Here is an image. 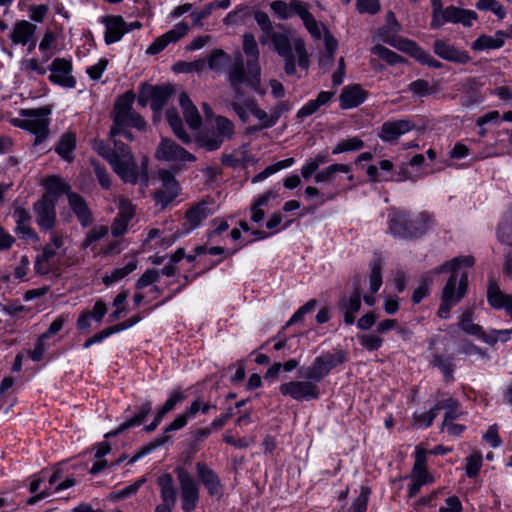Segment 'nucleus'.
I'll return each instance as SVG.
<instances>
[{"label":"nucleus","instance_id":"f257e3e1","mask_svg":"<svg viewBox=\"0 0 512 512\" xmlns=\"http://www.w3.org/2000/svg\"><path fill=\"white\" fill-rule=\"evenodd\" d=\"M475 259L471 255L459 256L447 261L435 269V273L451 272L449 279L443 287L441 294V304L437 315L440 318L447 319L452 307L457 305L466 295L468 288V273L459 272L462 268H470L474 265Z\"/></svg>","mask_w":512,"mask_h":512},{"label":"nucleus","instance_id":"f03ea898","mask_svg":"<svg viewBox=\"0 0 512 512\" xmlns=\"http://www.w3.org/2000/svg\"><path fill=\"white\" fill-rule=\"evenodd\" d=\"M94 148L109 162L114 172L124 182L130 184L140 182L144 186L148 185V157L144 156L140 167H138L130 148L124 143L115 142L114 150H111L103 142L96 143Z\"/></svg>","mask_w":512,"mask_h":512},{"label":"nucleus","instance_id":"7ed1b4c3","mask_svg":"<svg viewBox=\"0 0 512 512\" xmlns=\"http://www.w3.org/2000/svg\"><path fill=\"white\" fill-rule=\"evenodd\" d=\"M280 29L274 30L270 35H261V44L271 43L273 50L283 59L287 75L296 74V60L301 69L307 70L310 61L304 41L301 38H292L290 31L284 26Z\"/></svg>","mask_w":512,"mask_h":512},{"label":"nucleus","instance_id":"20e7f679","mask_svg":"<svg viewBox=\"0 0 512 512\" xmlns=\"http://www.w3.org/2000/svg\"><path fill=\"white\" fill-rule=\"evenodd\" d=\"M434 224L427 213L411 216L405 211L393 210L389 214V231L400 238L413 239L424 235Z\"/></svg>","mask_w":512,"mask_h":512},{"label":"nucleus","instance_id":"39448f33","mask_svg":"<svg viewBox=\"0 0 512 512\" xmlns=\"http://www.w3.org/2000/svg\"><path fill=\"white\" fill-rule=\"evenodd\" d=\"M50 113L51 109L48 106L38 109H21L20 117L11 119V124L34 134L35 144H38L48 136Z\"/></svg>","mask_w":512,"mask_h":512},{"label":"nucleus","instance_id":"423d86ee","mask_svg":"<svg viewBox=\"0 0 512 512\" xmlns=\"http://www.w3.org/2000/svg\"><path fill=\"white\" fill-rule=\"evenodd\" d=\"M133 102L134 95L130 92L118 98L114 107V127L110 131L112 136L120 134V128L122 127L131 126L138 130H143L146 127L143 118L132 110Z\"/></svg>","mask_w":512,"mask_h":512},{"label":"nucleus","instance_id":"0eeeda50","mask_svg":"<svg viewBox=\"0 0 512 512\" xmlns=\"http://www.w3.org/2000/svg\"><path fill=\"white\" fill-rule=\"evenodd\" d=\"M175 473L180 488L181 509L184 512H193L200 499L199 484L183 467H176Z\"/></svg>","mask_w":512,"mask_h":512},{"label":"nucleus","instance_id":"6e6552de","mask_svg":"<svg viewBox=\"0 0 512 512\" xmlns=\"http://www.w3.org/2000/svg\"><path fill=\"white\" fill-rule=\"evenodd\" d=\"M477 18L478 15L475 11L451 5L444 8L436 19L431 20V27L437 29L445 23L462 24L465 27H470Z\"/></svg>","mask_w":512,"mask_h":512},{"label":"nucleus","instance_id":"1a4fd4ad","mask_svg":"<svg viewBox=\"0 0 512 512\" xmlns=\"http://www.w3.org/2000/svg\"><path fill=\"white\" fill-rule=\"evenodd\" d=\"M155 158L166 162H194L196 157L169 138H162L155 150Z\"/></svg>","mask_w":512,"mask_h":512},{"label":"nucleus","instance_id":"9d476101","mask_svg":"<svg viewBox=\"0 0 512 512\" xmlns=\"http://www.w3.org/2000/svg\"><path fill=\"white\" fill-rule=\"evenodd\" d=\"M55 199L49 196L43 198L33 205L36 223L42 231H54L57 222Z\"/></svg>","mask_w":512,"mask_h":512},{"label":"nucleus","instance_id":"9b49d317","mask_svg":"<svg viewBox=\"0 0 512 512\" xmlns=\"http://www.w3.org/2000/svg\"><path fill=\"white\" fill-rule=\"evenodd\" d=\"M227 78L237 98H242L244 95L241 89L243 84H247L256 89L260 83V77L256 80L252 77L248 69L247 72L245 71L240 55H238L234 66L228 71Z\"/></svg>","mask_w":512,"mask_h":512},{"label":"nucleus","instance_id":"f8f14e48","mask_svg":"<svg viewBox=\"0 0 512 512\" xmlns=\"http://www.w3.org/2000/svg\"><path fill=\"white\" fill-rule=\"evenodd\" d=\"M280 392L296 401H309L319 397V388L311 381H290L280 386Z\"/></svg>","mask_w":512,"mask_h":512},{"label":"nucleus","instance_id":"ddd939ff","mask_svg":"<svg viewBox=\"0 0 512 512\" xmlns=\"http://www.w3.org/2000/svg\"><path fill=\"white\" fill-rule=\"evenodd\" d=\"M245 106L249 110L250 114L255 117L260 124V128H271L273 127L281 115L285 113L288 108L285 104H279L273 107L270 112L265 111L253 99L245 100Z\"/></svg>","mask_w":512,"mask_h":512},{"label":"nucleus","instance_id":"4468645a","mask_svg":"<svg viewBox=\"0 0 512 512\" xmlns=\"http://www.w3.org/2000/svg\"><path fill=\"white\" fill-rule=\"evenodd\" d=\"M51 72L49 80L64 88H74L76 79L72 75V63L64 58H56L49 66Z\"/></svg>","mask_w":512,"mask_h":512},{"label":"nucleus","instance_id":"2eb2a0df","mask_svg":"<svg viewBox=\"0 0 512 512\" xmlns=\"http://www.w3.org/2000/svg\"><path fill=\"white\" fill-rule=\"evenodd\" d=\"M161 188L155 192L154 198L158 204L165 208L179 194L180 187L175 177L167 170L159 171Z\"/></svg>","mask_w":512,"mask_h":512},{"label":"nucleus","instance_id":"dca6fc26","mask_svg":"<svg viewBox=\"0 0 512 512\" xmlns=\"http://www.w3.org/2000/svg\"><path fill=\"white\" fill-rule=\"evenodd\" d=\"M188 31L189 26L185 22L177 23L171 30L155 39V41L147 48L146 53L150 55L158 54L164 50L168 44L175 43L184 37Z\"/></svg>","mask_w":512,"mask_h":512},{"label":"nucleus","instance_id":"f3484780","mask_svg":"<svg viewBox=\"0 0 512 512\" xmlns=\"http://www.w3.org/2000/svg\"><path fill=\"white\" fill-rule=\"evenodd\" d=\"M414 128L415 124L409 119L387 121L382 124L378 136L384 142H393Z\"/></svg>","mask_w":512,"mask_h":512},{"label":"nucleus","instance_id":"a211bd4d","mask_svg":"<svg viewBox=\"0 0 512 512\" xmlns=\"http://www.w3.org/2000/svg\"><path fill=\"white\" fill-rule=\"evenodd\" d=\"M118 209V215L111 226V233L115 237H119L127 231L128 224L135 215L134 206L127 198H119Z\"/></svg>","mask_w":512,"mask_h":512},{"label":"nucleus","instance_id":"6ab92c4d","mask_svg":"<svg viewBox=\"0 0 512 512\" xmlns=\"http://www.w3.org/2000/svg\"><path fill=\"white\" fill-rule=\"evenodd\" d=\"M187 421H188V414H179L166 428H165V431H164V434L161 435V436H158L157 438H155L153 440L152 443H150L149 445L143 447L138 453H136L130 460V463H134L135 461H137L139 458H141L143 455L151 452L153 449L163 445L164 443H166L168 440H169V436L167 435V433L171 432V431H176V430H179L181 428H183L186 424H187Z\"/></svg>","mask_w":512,"mask_h":512},{"label":"nucleus","instance_id":"aec40b11","mask_svg":"<svg viewBox=\"0 0 512 512\" xmlns=\"http://www.w3.org/2000/svg\"><path fill=\"white\" fill-rule=\"evenodd\" d=\"M433 49L437 56L450 62L466 64L471 60L466 51L444 40H436Z\"/></svg>","mask_w":512,"mask_h":512},{"label":"nucleus","instance_id":"412c9836","mask_svg":"<svg viewBox=\"0 0 512 512\" xmlns=\"http://www.w3.org/2000/svg\"><path fill=\"white\" fill-rule=\"evenodd\" d=\"M102 23L106 29L104 40L108 45L120 41L121 38L127 33V23L124 21L122 16H105L102 19Z\"/></svg>","mask_w":512,"mask_h":512},{"label":"nucleus","instance_id":"4be33fe9","mask_svg":"<svg viewBox=\"0 0 512 512\" xmlns=\"http://www.w3.org/2000/svg\"><path fill=\"white\" fill-rule=\"evenodd\" d=\"M172 93V86L150 87L141 93L138 102L142 106H145L146 98H149L151 100V108L154 111H160Z\"/></svg>","mask_w":512,"mask_h":512},{"label":"nucleus","instance_id":"5701e85b","mask_svg":"<svg viewBox=\"0 0 512 512\" xmlns=\"http://www.w3.org/2000/svg\"><path fill=\"white\" fill-rule=\"evenodd\" d=\"M397 49L404 51L415 58L418 62L433 68H440L442 65L435 60L428 52L418 47L414 42L406 39H400L393 43Z\"/></svg>","mask_w":512,"mask_h":512},{"label":"nucleus","instance_id":"b1692460","mask_svg":"<svg viewBox=\"0 0 512 512\" xmlns=\"http://www.w3.org/2000/svg\"><path fill=\"white\" fill-rule=\"evenodd\" d=\"M196 470L199 479L207 489L208 493L220 498L223 494V486L218 475L204 463H196Z\"/></svg>","mask_w":512,"mask_h":512},{"label":"nucleus","instance_id":"393cba45","mask_svg":"<svg viewBox=\"0 0 512 512\" xmlns=\"http://www.w3.org/2000/svg\"><path fill=\"white\" fill-rule=\"evenodd\" d=\"M243 50L247 56L246 67L252 77L257 80L261 76V68L258 63L259 49L252 34L243 36Z\"/></svg>","mask_w":512,"mask_h":512},{"label":"nucleus","instance_id":"a878e982","mask_svg":"<svg viewBox=\"0 0 512 512\" xmlns=\"http://www.w3.org/2000/svg\"><path fill=\"white\" fill-rule=\"evenodd\" d=\"M243 50L247 56L246 67L252 77L257 80L261 76V68L258 63L259 49L252 34L243 36Z\"/></svg>","mask_w":512,"mask_h":512},{"label":"nucleus","instance_id":"bb28decb","mask_svg":"<svg viewBox=\"0 0 512 512\" xmlns=\"http://www.w3.org/2000/svg\"><path fill=\"white\" fill-rule=\"evenodd\" d=\"M308 7L307 3L300 0H291L290 2L275 0L270 3L271 10L280 19H288L293 15L301 17Z\"/></svg>","mask_w":512,"mask_h":512},{"label":"nucleus","instance_id":"cd10ccee","mask_svg":"<svg viewBox=\"0 0 512 512\" xmlns=\"http://www.w3.org/2000/svg\"><path fill=\"white\" fill-rule=\"evenodd\" d=\"M338 307L344 314V322L348 325L353 324L355 315L361 308V293L359 287L355 286L349 298L343 296L339 300Z\"/></svg>","mask_w":512,"mask_h":512},{"label":"nucleus","instance_id":"c85d7f7f","mask_svg":"<svg viewBox=\"0 0 512 512\" xmlns=\"http://www.w3.org/2000/svg\"><path fill=\"white\" fill-rule=\"evenodd\" d=\"M213 212V203L211 201L202 200L195 204L187 210L185 215L189 228H197L205 219L212 215Z\"/></svg>","mask_w":512,"mask_h":512},{"label":"nucleus","instance_id":"c756f323","mask_svg":"<svg viewBox=\"0 0 512 512\" xmlns=\"http://www.w3.org/2000/svg\"><path fill=\"white\" fill-rule=\"evenodd\" d=\"M338 173L349 174V181H353L354 179L349 164L334 163L316 172L314 174V181L315 183L332 184Z\"/></svg>","mask_w":512,"mask_h":512},{"label":"nucleus","instance_id":"7c9ffc66","mask_svg":"<svg viewBox=\"0 0 512 512\" xmlns=\"http://www.w3.org/2000/svg\"><path fill=\"white\" fill-rule=\"evenodd\" d=\"M36 25L26 20H21L15 23L10 32L9 38L14 45H27L34 38L36 32Z\"/></svg>","mask_w":512,"mask_h":512},{"label":"nucleus","instance_id":"2f4dec72","mask_svg":"<svg viewBox=\"0 0 512 512\" xmlns=\"http://www.w3.org/2000/svg\"><path fill=\"white\" fill-rule=\"evenodd\" d=\"M426 455L427 452L421 447L417 446L415 449V463L411 472V479L422 483L423 485L430 484L434 481V477L426 469Z\"/></svg>","mask_w":512,"mask_h":512},{"label":"nucleus","instance_id":"473e14b6","mask_svg":"<svg viewBox=\"0 0 512 512\" xmlns=\"http://www.w3.org/2000/svg\"><path fill=\"white\" fill-rule=\"evenodd\" d=\"M68 203L82 226L86 227L93 222L92 213L83 197L76 193H68Z\"/></svg>","mask_w":512,"mask_h":512},{"label":"nucleus","instance_id":"72a5a7b5","mask_svg":"<svg viewBox=\"0 0 512 512\" xmlns=\"http://www.w3.org/2000/svg\"><path fill=\"white\" fill-rule=\"evenodd\" d=\"M13 217L16 222L15 232L17 234L23 237L34 239L36 241L39 240L38 235L31 227V216L26 209L22 207L15 208L13 212Z\"/></svg>","mask_w":512,"mask_h":512},{"label":"nucleus","instance_id":"f704fd0d","mask_svg":"<svg viewBox=\"0 0 512 512\" xmlns=\"http://www.w3.org/2000/svg\"><path fill=\"white\" fill-rule=\"evenodd\" d=\"M365 99L366 92L355 84L344 87L339 100L342 109H351L363 103Z\"/></svg>","mask_w":512,"mask_h":512},{"label":"nucleus","instance_id":"c9c22d12","mask_svg":"<svg viewBox=\"0 0 512 512\" xmlns=\"http://www.w3.org/2000/svg\"><path fill=\"white\" fill-rule=\"evenodd\" d=\"M157 484L160 489V496L162 505L175 506L177 499V490L174 480L169 473L160 475L157 479Z\"/></svg>","mask_w":512,"mask_h":512},{"label":"nucleus","instance_id":"e433bc0d","mask_svg":"<svg viewBox=\"0 0 512 512\" xmlns=\"http://www.w3.org/2000/svg\"><path fill=\"white\" fill-rule=\"evenodd\" d=\"M455 406V400L453 398H447L438 401L428 412L414 414V424L418 427H429L441 408H451Z\"/></svg>","mask_w":512,"mask_h":512},{"label":"nucleus","instance_id":"4c0bfd02","mask_svg":"<svg viewBox=\"0 0 512 512\" xmlns=\"http://www.w3.org/2000/svg\"><path fill=\"white\" fill-rule=\"evenodd\" d=\"M106 312L107 306L105 302L101 299L97 300L91 312L85 310L79 315L77 328L79 330H88L90 328V319L93 318L97 322H101Z\"/></svg>","mask_w":512,"mask_h":512},{"label":"nucleus","instance_id":"58836bf2","mask_svg":"<svg viewBox=\"0 0 512 512\" xmlns=\"http://www.w3.org/2000/svg\"><path fill=\"white\" fill-rule=\"evenodd\" d=\"M179 105L183 111L184 118L187 122V124L192 129H197L201 125V117L197 110V108L194 106L190 98L186 93H181L179 96Z\"/></svg>","mask_w":512,"mask_h":512},{"label":"nucleus","instance_id":"ea45409f","mask_svg":"<svg viewBox=\"0 0 512 512\" xmlns=\"http://www.w3.org/2000/svg\"><path fill=\"white\" fill-rule=\"evenodd\" d=\"M504 38L505 33L503 31H497L494 36L482 34L473 42L471 48L477 52L498 49L504 45Z\"/></svg>","mask_w":512,"mask_h":512},{"label":"nucleus","instance_id":"a19ab883","mask_svg":"<svg viewBox=\"0 0 512 512\" xmlns=\"http://www.w3.org/2000/svg\"><path fill=\"white\" fill-rule=\"evenodd\" d=\"M333 95L334 93L328 91L320 92L315 100L309 101L297 112V118L304 119L314 114L321 106L327 104Z\"/></svg>","mask_w":512,"mask_h":512},{"label":"nucleus","instance_id":"79ce46f5","mask_svg":"<svg viewBox=\"0 0 512 512\" xmlns=\"http://www.w3.org/2000/svg\"><path fill=\"white\" fill-rule=\"evenodd\" d=\"M76 147V136L71 132L63 134L55 148L56 152L66 161L73 159V151Z\"/></svg>","mask_w":512,"mask_h":512},{"label":"nucleus","instance_id":"37998d69","mask_svg":"<svg viewBox=\"0 0 512 512\" xmlns=\"http://www.w3.org/2000/svg\"><path fill=\"white\" fill-rule=\"evenodd\" d=\"M511 299L512 296L503 293L496 283H490L487 290V300L493 308L503 309Z\"/></svg>","mask_w":512,"mask_h":512},{"label":"nucleus","instance_id":"c03bdc74","mask_svg":"<svg viewBox=\"0 0 512 512\" xmlns=\"http://www.w3.org/2000/svg\"><path fill=\"white\" fill-rule=\"evenodd\" d=\"M458 325L459 328L467 334L475 335L480 338L483 334L482 327L473 323V309L471 308H467L462 312Z\"/></svg>","mask_w":512,"mask_h":512},{"label":"nucleus","instance_id":"a18cd8bd","mask_svg":"<svg viewBox=\"0 0 512 512\" xmlns=\"http://www.w3.org/2000/svg\"><path fill=\"white\" fill-rule=\"evenodd\" d=\"M278 196V194L273 191L269 190L265 192L263 195H261L255 203L251 206V219L252 221L258 223L264 219L265 212L261 209L263 206H267L268 202L271 199H274Z\"/></svg>","mask_w":512,"mask_h":512},{"label":"nucleus","instance_id":"49530a36","mask_svg":"<svg viewBox=\"0 0 512 512\" xmlns=\"http://www.w3.org/2000/svg\"><path fill=\"white\" fill-rule=\"evenodd\" d=\"M215 129V133L222 141H227L232 139L235 133V127L231 120L224 116H217L213 125Z\"/></svg>","mask_w":512,"mask_h":512},{"label":"nucleus","instance_id":"de8ad7c7","mask_svg":"<svg viewBox=\"0 0 512 512\" xmlns=\"http://www.w3.org/2000/svg\"><path fill=\"white\" fill-rule=\"evenodd\" d=\"M64 234L60 231L50 233V241L42 249V257L52 259L64 245Z\"/></svg>","mask_w":512,"mask_h":512},{"label":"nucleus","instance_id":"09e8293b","mask_svg":"<svg viewBox=\"0 0 512 512\" xmlns=\"http://www.w3.org/2000/svg\"><path fill=\"white\" fill-rule=\"evenodd\" d=\"M382 261L379 257H375L370 263V291L372 294L378 292L382 285Z\"/></svg>","mask_w":512,"mask_h":512},{"label":"nucleus","instance_id":"8fccbe9b","mask_svg":"<svg viewBox=\"0 0 512 512\" xmlns=\"http://www.w3.org/2000/svg\"><path fill=\"white\" fill-rule=\"evenodd\" d=\"M329 161L327 154L319 153L314 158L309 159L301 168V175L308 180L318 172V168Z\"/></svg>","mask_w":512,"mask_h":512},{"label":"nucleus","instance_id":"3c124183","mask_svg":"<svg viewBox=\"0 0 512 512\" xmlns=\"http://www.w3.org/2000/svg\"><path fill=\"white\" fill-rule=\"evenodd\" d=\"M168 123L174 134L184 143H190L191 137L184 131L182 121L175 110H168L166 113Z\"/></svg>","mask_w":512,"mask_h":512},{"label":"nucleus","instance_id":"603ef678","mask_svg":"<svg viewBox=\"0 0 512 512\" xmlns=\"http://www.w3.org/2000/svg\"><path fill=\"white\" fill-rule=\"evenodd\" d=\"M498 238L501 242L512 245V205L505 213L498 228Z\"/></svg>","mask_w":512,"mask_h":512},{"label":"nucleus","instance_id":"864d4df0","mask_svg":"<svg viewBox=\"0 0 512 512\" xmlns=\"http://www.w3.org/2000/svg\"><path fill=\"white\" fill-rule=\"evenodd\" d=\"M45 188H46V194L44 196H49L50 198L54 199L57 195L61 193H69V187L68 185L59 177L52 176L45 180Z\"/></svg>","mask_w":512,"mask_h":512},{"label":"nucleus","instance_id":"5fc2aeb1","mask_svg":"<svg viewBox=\"0 0 512 512\" xmlns=\"http://www.w3.org/2000/svg\"><path fill=\"white\" fill-rule=\"evenodd\" d=\"M228 54L222 49H214L207 58L208 67L215 72H222L229 62Z\"/></svg>","mask_w":512,"mask_h":512},{"label":"nucleus","instance_id":"6e6d98bb","mask_svg":"<svg viewBox=\"0 0 512 512\" xmlns=\"http://www.w3.org/2000/svg\"><path fill=\"white\" fill-rule=\"evenodd\" d=\"M330 369L319 356L315 359L313 364L307 369L306 377L308 380L321 381L326 375H328Z\"/></svg>","mask_w":512,"mask_h":512},{"label":"nucleus","instance_id":"4d7b16f0","mask_svg":"<svg viewBox=\"0 0 512 512\" xmlns=\"http://www.w3.org/2000/svg\"><path fill=\"white\" fill-rule=\"evenodd\" d=\"M137 268V261L132 260L128 262L124 267L117 268L111 272L110 275H106L103 277V282L105 285H111L112 283H115L131 272H133Z\"/></svg>","mask_w":512,"mask_h":512},{"label":"nucleus","instance_id":"13d9d810","mask_svg":"<svg viewBox=\"0 0 512 512\" xmlns=\"http://www.w3.org/2000/svg\"><path fill=\"white\" fill-rule=\"evenodd\" d=\"M197 142L201 148L207 151L217 150L224 143L215 132H206L199 135Z\"/></svg>","mask_w":512,"mask_h":512},{"label":"nucleus","instance_id":"bf43d9fd","mask_svg":"<svg viewBox=\"0 0 512 512\" xmlns=\"http://www.w3.org/2000/svg\"><path fill=\"white\" fill-rule=\"evenodd\" d=\"M20 70L29 77H32L34 73L44 75L47 71L42 63L35 58L22 59L20 62Z\"/></svg>","mask_w":512,"mask_h":512},{"label":"nucleus","instance_id":"052dcab7","mask_svg":"<svg viewBox=\"0 0 512 512\" xmlns=\"http://www.w3.org/2000/svg\"><path fill=\"white\" fill-rule=\"evenodd\" d=\"M360 345L367 351H377L383 344V339L375 333L360 334L357 336Z\"/></svg>","mask_w":512,"mask_h":512},{"label":"nucleus","instance_id":"680f3d73","mask_svg":"<svg viewBox=\"0 0 512 512\" xmlns=\"http://www.w3.org/2000/svg\"><path fill=\"white\" fill-rule=\"evenodd\" d=\"M364 147V142L358 137H352L343 141H340L333 149L334 155L359 150Z\"/></svg>","mask_w":512,"mask_h":512},{"label":"nucleus","instance_id":"e2e57ef3","mask_svg":"<svg viewBox=\"0 0 512 512\" xmlns=\"http://www.w3.org/2000/svg\"><path fill=\"white\" fill-rule=\"evenodd\" d=\"M476 7L479 10H490L500 19L506 16L504 7L497 0H477Z\"/></svg>","mask_w":512,"mask_h":512},{"label":"nucleus","instance_id":"0e129e2a","mask_svg":"<svg viewBox=\"0 0 512 512\" xmlns=\"http://www.w3.org/2000/svg\"><path fill=\"white\" fill-rule=\"evenodd\" d=\"M145 481H146V479L144 477L140 478L133 484L125 487L124 489L112 492L110 494V498L113 500H120V499L128 498V497L136 494L137 491L139 490V488L145 483Z\"/></svg>","mask_w":512,"mask_h":512},{"label":"nucleus","instance_id":"69168bd1","mask_svg":"<svg viewBox=\"0 0 512 512\" xmlns=\"http://www.w3.org/2000/svg\"><path fill=\"white\" fill-rule=\"evenodd\" d=\"M371 52L381 59L385 60L388 64L395 65L401 62V57L390 49L382 46L376 45L371 49Z\"/></svg>","mask_w":512,"mask_h":512},{"label":"nucleus","instance_id":"338daca9","mask_svg":"<svg viewBox=\"0 0 512 512\" xmlns=\"http://www.w3.org/2000/svg\"><path fill=\"white\" fill-rule=\"evenodd\" d=\"M482 466V455L480 452L472 453L466 462V474L470 478H474L478 475V472Z\"/></svg>","mask_w":512,"mask_h":512},{"label":"nucleus","instance_id":"774afa93","mask_svg":"<svg viewBox=\"0 0 512 512\" xmlns=\"http://www.w3.org/2000/svg\"><path fill=\"white\" fill-rule=\"evenodd\" d=\"M300 18L303 21V24L305 28L308 30V32L314 38L320 39L322 35L320 26L308 9L303 13V15H301Z\"/></svg>","mask_w":512,"mask_h":512}]
</instances>
